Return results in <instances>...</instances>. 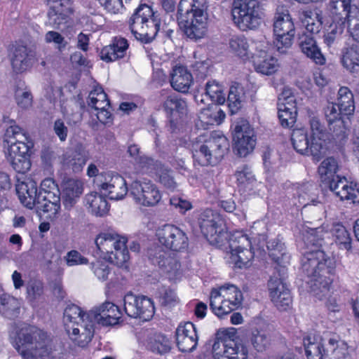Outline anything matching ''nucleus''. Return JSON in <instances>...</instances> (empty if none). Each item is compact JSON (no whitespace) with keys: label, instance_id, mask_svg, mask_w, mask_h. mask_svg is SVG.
Wrapping results in <instances>:
<instances>
[{"label":"nucleus","instance_id":"obj_19","mask_svg":"<svg viewBox=\"0 0 359 359\" xmlns=\"http://www.w3.org/2000/svg\"><path fill=\"white\" fill-rule=\"evenodd\" d=\"M156 236L163 246L172 251H183L189 245L186 233L173 224H165L159 227L156 230Z\"/></svg>","mask_w":359,"mask_h":359},{"label":"nucleus","instance_id":"obj_9","mask_svg":"<svg viewBox=\"0 0 359 359\" xmlns=\"http://www.w3.org/2000/svg\"><path fill=\"white\" fill-rule=\"evenodd\" d=\"M129 27L135 39L149 43L156 37L161 25V13L147 5L139 6L128 20Z\"/></svg>","mask_w":359,"mask_h":359},{"label":"nucleus","instance_id":"obj_58","mask_svg":"<svg viewBox=\"0 0 359 359\" xmlns=\"http://www.w3.org/2000/svg\"><path fill=\"white\" fill-rule=\"evenodd\" d=\"M243 97L242 89L238 85H233L230 87L227 102L232 114L236 113L241 107Z\"/></svg>","mask_w":359,"mask_h":359},{"label":"nucleus","instance_id":"obj_6","mask_svg":"<svg viewBox=\"0 0 359 359\" xmlns=\"http://www.w3.org/2000/svg\"><path fill=\"white\" fill-rule=\"evenodd\" d=\"M265 234H259L258 238H254L253 241L245 233L241 231L233 233L228 238L230 248V262L235 267L243 269L248 268L252 264V261L255 257V250L264 251V247L268 248L269 243L278 241V239H273L269 242L266 241ZM269 252V250L267 249Z\"/></svg>","mask_w":359,"mask_h":359},{"label":"nucleus","instance_id":"obj_2","mask_svg":"<svg viewBox=\"0 0 359 359\" xmlns=\"http://www.w3.org/2000/svg\"><path fill=\"white\" fill-rule=\"evenodd\" d=\"M12 344L23 359H50L52 348L46 332L24 325L11 335Z\"/></svg>","mask_w":359,"mask_h":359},{"label":"nucleus","instance_id":"obj_20","mask_svg":"<svg viewBox=\"0 0 359 359\" xmlns=\"http://www.w3.org/2000/svg\"><path fill=\"white\" fill-rule=\"evenodd\" d=\"M125 313L132 318H140L144 321L149 320L154 314L153 301L146 296L136 297L128 294L124 297Z\"/></svg>","mask_w":359,"mask_h":359},{"label":"nucleus","instance_id":"obj_24","mask_svg":"<svg viewBox=\"0 0 359 359\" xmlns=\"http://www.w3.org/2000/svg\"><path fill=\"white\" fill-rule=\"evenodd\" d=\"M278 114L282 126L292 127L296 122L297 104L290 89H284L278 97Z\"/></svg>","mask_w":359,"mask_h":359},{"label":"nucleus","instance_id":"obj_46","mask_svg":"<svg viewBox=\"0 0 359 359\" xmlns=\"http://www.w3.org/2000/svg\"><path fill=\"white\" fill-rule=\"evenodd\" d=\"M85 201L90 211L96 216H103L109 211V205L102 194L92 191L86 196Z\"/></svg>","mask_w":359,"mask_h":359},{"label":"nucleus","instance_id":"obj_49","mask_svg":"<svg viewBox=\"0 0 359 359\" xmlns=\"http://www.w3.org/2000/svg\"><path fill=\"white\" fill-rule=\"evenodd\" d=\"M338 103L341 111L347 116L352 115L355 110L353 95L348 87H341L338 91Z\"/></svg>","mask_w":359,"mask_h":359},{"label":"nucleus","instance_id":"obj_59","mask_svg":"<svg viewBox=\"0 0 359 359\" xmlns=\"http://www.w3.org/2000/svg\"><path fill=\"white\" fill-rule=\"evenodd\" d=\"M250 341L254 348L259 352L264 351L270 344L268 335L264 331L257 330L252 332Z\"/></svg>","mask_w":359,"mask_h":359},{"label":"nucleus","instance_id":"obj_51","mask_svg":"<svg viewBox=\"0 0 359 359\" xmlns=\"http://www.w3.org/2000/svg\"><path fill=\"white\" fill-rule=\"evenodd\" d=\"M302 21L306 30L312 34L320 32L323 23V18L317 11L308 10L302 14Z\"/></svg>","mask_w":359,"mask_h":359},{"label":"nucleus","instance_id":"obj_8","mask_svg":"<svg viewBox=\"0 0 359 359\" xmlns=\"http://www.w3.org/2000/svg\"><path fill=\"white\" fill-rule=\"evenodd\" d=\"M88 313L75 305H67L64 311L63 321L66 332L74 343L80 347H86L93 334V323L87 318Z\"/></svg>","mask_w":359,"mask_h":359},{"label":"nucleus","instance_id":"obj_44","mask_svg":"<svg viewBox=\"0 0 359 359\" xmlns=\"http://www.w3.org/2000/svg\"><path fill=\"white\" fill-rule=\"evenodd\" d=\"M327 346L330 359H354L353 348L345 341L330 338Z\"/></svg>","mask_w":359,"mask_h":359},{"label":"nucleus","instance_id":"obj_34","mask_svg":"<svg viewBox=\"0 0 359 359\" xmlns=\"http://www.w3.org/2000/svg\"><path fill=\"white\" fill-rule=\"evenodd\" d=\"M83 191V184L78 179L68 178L62 184V196L63 204L69 209L76 203Z\"/></svg>","mask_w":359,"mask_h":359},{"label":"nucleus","instance_id":"obj_39","mask_svg":"<svg viewBox=\"0 0 359 359\" xmlns=\"http://www.w3.org/2000/svg\"><path fill=\"white\" fill-rule=\"evenodd\" d=\"M154 262L158 265L162 273L169 280L176 281L181 278L180 264L175 258L166 256L165 252H163L158 257H156V259H154Z\"/></svg>","mask_w":359,"mask_h":359},{"label":"nucleus","instance_id":"obj_52","mask_svg":"<svg viewBox=\"0 0 359 359\" xmlns=\"http://www.w3.org/2000/svg\"><path fill=\"white\" fill-rule=\"evenodd\" d=\"M328 8L332 20L337 19V20H345V22L353 16V13H357L359 11L358 8L353 7L351 5L341 7L340 3L333 4L332 0L330 1Z\"/></svg>","mask_w":359,"mask_h":359},{"label":"nucleus","instance_id":"obj_18","mask_svg":"<svg viewBox=\"0 0 359 359\" xmlns=\"http://www.w3.org/2000/svg\"><path fill=\"white\" fill-rule=\"evenodd\" d=\"M38 200L41 201L42 212L49 213L50 217L57 214L60 210V191L53 179L46 178L41 182Z\"/></svg>","mask_w":359,"mask_h":359},{"label":"nucleus","instance_id":"obj_29","mask_svg":"<svg viewBox=\"0 0 359 359\" xmlns=\"http://www.w3.org/2000/svg\"><path fill=\"white\" fill-rule=\"evenodd\" d=\"M177 346L182 352H191L198 344V337L196 326L191 322L181 323L175 332Z\"/></svg>","mask_w":359,"mask_h":359},{"label":"nucleus","instance_id":"obj_11","mask_svg":"<svg viewBox=\"0 0 359 359\" xmlns=\"http://www.w3.org/2000/svg\"><path fill=\"white\" fill-rule=\"evenodd\" d=\"M243 299V294L237 286L226 284L211 290L210 307L215 316L222 318L238 309Z\"/></svg>","mask_w":359,"mask_h":359},{"label":"nucleus","instance_id":"obj_38","mask_svg":"<svg viewBox=\"0 0 359 359\" xmlns=\"http://www.w3.org/2000/svg\"><path fill=\"white\" fill-rule=\"evenodd\" d=\"M128 47L127 39L121 36L114 37L109 45L102 48L100 53V58L107 62L123 58Z\"/></svg>","mask_w":359,"mask_h":359},{"label":"nucleus","instance_id":"obj_28","mask_svg":"<svg viewBox=\"0 0 359 359\" xmlns=\"http://www.w3.org/2000/svg\"><path fill=\"white\" fill-rule=\"evenodd\" d=\"M325 115L334 135L339 139L344 138L348 128L349 118L347 121H345L346 116L341 111L339 106L334 102H328L325 109Z\"/></svg>","mask_w":359,"mask_h":359},{"label":"nucleus","instance_id":"obj_50","mask_svg":"<svg viewBox=\"0 0 359 359\" xmlns=\"http://www.w3.org/2000/svg\"><path fill=\"white\" fill-rule=\"evenodd\" d=\"M274 34H295L294 24L288 13H278L273 23Z\"/></svg>","mask_w":359,"mask_h":359},{"label":"nucleus","instance_id":"obj_42","mask_svg":"<svg viewBox=\"0 0 359 359\" xmlns=\"http://www.w3.org/2000/svg\"><path fill=\"white\" fill-rule=\"evenodd\" d=\"M341 62L350 73H359V46L352 44L343 48Z\"/></svg>","mask_w":359,"mask_h":359},{"label":"nucleus","instance_id":"obj_22","mask_svg":"<svg viewBox=\"0 0 359 359\" xmlns=\"http://www.w3.org/2000/svg\"><path fill=\"white\" fill-rule=\"evenodd\" d=\"M88 104L91 108L90 113L95 115L100 123L107 124L111 121L110 102L101 86H97L90 92Z\"/></svg>","mask_w":359,"mask_h":359},{"label":"nucleus","instance_id":"obj_1","mask_svg":"<svg viewBox=\"0 0 359 359\" xmlns=\"http://www.w3.org/2000/svg\"><path fill=\"white\" fill-rule=\"evenodd\" d=\"M327 226H306L305 233L303 234L306 248L311 245L315 249L303 252L302 268L308 277L306 283L310 292L319 299H326L329 296L335 267L332 260L327 258L325 252L318 248L322 245L323 240L328 238L330 234L334 238L340 249L348 250L351 248L350 233L342 224H334L330 233L325 229Z\"/></svg>","mask_w":359,"mask_h":359},{"label":"nucleus","instance_id":"obj_53","mask_svg":"<svg viewBox=\"0 0 359 359\" xmlns=\"http://www.w3.org/2000/svg\"><path fill=\"white\" fill-rule=\"evenodd\" d=\"M15 99L18 106L22 109H27L32 106V94L24 82L18 86L15 92Z\"/></svg>","mask_w":359,"mask_h":359},{"label":"nucleus","instance_id":"obj_21","mask_svg":"<svg viewBox=\"0 0 359 359\" xmlns=\"http://www.w3.org/2000/svg\"><path fill=\"white\" fill-rule=\"evenodd\" d=\"M163 110L170 118V127L174 131L177 125L187 114V105L184 100L175 93L162 90L160 95Z\"/></svg>","mask_w":359,"mask_h":359},{"label":"nucleus","instance_id":"obj_62","mask_svg":"<svg viewBox=\"0 0 359 359\" xmlns=\"http://www.w3.org/2000/svg\"><path fill=\"white\" fill-rule=\"evenodd\" d=\"M44 41L47 43H53L60 51H62L67 45L65 37L55 31H48L44 36Z\"/></svg>","mask_w":359,"mask_h":359},{"label":"nucleus","instance_id":"obj_30","mask_svg":"<svg viewBox=\"0 0 359 359\" xmlns=\"http://www.w3.org/2000/svg\"><path fill=\"white\" fill-rule=\"evenodd\" d=\"M292 190L294 191L293 205L297 208H305L309 205H316L320 203L317 196L318 189L313 183L296 184L293 186Z\"/></svg>","mask_w":359,"mask_h":359},{"label":"nucleus","instance_id":"obj_23","mask_svg":"<svg viewBox=\"0 0 359 359\" xmlns=\"http://www.w3.org/2000/svg\"><path fill=\"white\" fill-rule=\"evenodd\" d=\"M121 316L122 312L116 305L110 302H105L90 311L87 318H90V322L93 323L95 330V323L102 325H114L119 323Z\"/></svg>","mask_w":359,"mask_h":359},{"label":"nucleus","instance_id":"obj_61","mask_svg":"<svg viewBox=\"0 0 359 359\" xmlns=\"http://www.w3.org/2000/svg\"><path fill=\"white\" fill-rule=\"evenodd\" d=\"M43 95L50 102H55L62 95V90L52 81H48L43 86Z\"/></svg>","mask_w":359,"mask_h":359},{"label":"nucleus","instance_id":"obj_60","mask_svg":"<svg viewBox=\"0 0 359 359\" xmlns=\"http://www.w3.org/2000/svg\"><path fill=\"white\" fill-rule=\"evenodd\" d=\"M274 35L275 39L273 43L277 50L281 54L286 53L292 45L295 34Z\"/></svg>","mask_w":359,"mask_h":359},{"label":"nucleus","instance_id":"obj_14","mask_svg":"<svg viewBox=\"0 0 359 359\" xmlns=\"http://www.w3.org/2000/svg\"><path fill=\"white\" fill-rule=\"evenodd\" d=\"M98 189L111 200H121L128 192L126 180L117 173L112 172H101L94 180Z\"/></svg>","mask_w":359,"mask_h":359},{"label":"nucleus","instance_id":"obj_57","mask_svg":"<svg viewBox=\"0 0 359 359\" xmlns=\"http://www.w3.org/2000/svg\"><path fill=\"white\" fill-rule=\"evenodd\" d=\"M90 269L100 281H105L111 273V268L105 259H97L90 264Z\"/></svg>","mask_w":359,"mask_h":359},{"label":"nucleus","instance_id":"obj_37","mask_svg":"<svg viewBox=\"0 0 359 359\" xmlns=\"http://www.w3.org/2000/svg\"><path fill=\"white\" fill-rule=\"evenodd\" d=\"M198 106L200 107L198 121L204 128L215 124L219 125L225 118L226 115L224 111L212 103L201 104Z\"/></svg>","mask_w":359,"mask_h":359},{"label":"nucleus","instance_id":"obj_64","mask_svg":"<svg viewBox=\"0 0 359 359\" xmlns=\"http://www.w3.org/2000/svg\"><path fill=\"white\" fill-rule=\"evenodd\" d=\"M128 152L132 157L135 159V161L142 166L143 169L145 168V170H149L150 165L153 164L154 163V159L145 156L140 155V147L136 144L129 146Z\"/></svg>","mask_w":359,"mask_h":359},{"label":"nucleus","instance_id":"obj_15","mask_svg":"<svg viewBox=\"0 0 359 359\" xmlns=\"http://www.w3.org/2000/svg\"><path fill=\"white\" fill-rule=\"evenodd\" d=\"M6 130L4 137V148L8 159L17 156L28 154L29 149V137L20 127L12 122Z\"/></svg>","mask_w":359,"mask_h":359},{"label":"nucleus","instance_id":"obj_41","mask_svg":"<svg viewBox=\"0 0 359 359\" xmlns=\"http://www.w3.org/2000/svg\"><path fill=\"white\" fill-rule=\"evenodd\" d=\"M304 346L307 359H325L328 356V346L325 347L320 337L309 336L304 339Z\"/></svg>","mask_w":359,"mask_h":359},{"label":"nucleus","instance_id":"obj_36","mask_svg":"<svg viewBox=\"0 0 359 359\" xmlns=\"http://www.w3.org/2000/svg\"><path fill=\"white\" fill-rule=\"evenodd\" d=\"M74 12L71 0H63L52 6L48 12V23L53 28H59L67 22L68 18Z\"/></svg>","mask_w":359,"mask_h":359},{"label":"nucleus","instance_id":"obj_26","mask_svg":"<svg viewBox=\"0 0 359 359\" xmlns=\"http://www.w3.org/2000/svg\"><path fill=\"white\" fill-rule=\"evenodd\" d=\"M8 51L13 72L21 74L31 67L32 55L27 46L21 42H15L9 46Z\"/></svg>","mask_w":359,"mask_h":359},{"label":"nucleus","instance_id":"obj_10","mask_svg":"<svg viewBox=\"0 0 359 359\" xmlns=\"http://www.w3.org/2000/svg\"><path fill=\"white\" fill-rule=\"evenodd\" d=\"M263 11L258 0H233L231 15L235 25L241 31L257 29L262 24Z\"/></svg>","mask_w":359,"mask_h":359},{"label":"nucleus","instance_id":"obj_4","mask_svg":"<svg viewBox=\"0 0 359 359\" xmlns=\"http://www.w3.org/2000/svg\"><path fill=\"white\" fill-rule=\"evenodd\" d=\"M207 0H180L177 8L180 27L187 37L201 39L208 31Z\"/></svg>","mask_w":359,"mask_h":359},{"label":"nucleus","instance_id":"obj_55","mask_svg":"<svg viewBox=\"0 0 359 359\" xmlns=\"http://www.w3.org/2000/svg\"><path fill=\"white\" fill-rule=\"evenodd\" d=\"M235 175L241 189L244 190H251L252 189L255 179L250 168L247 165L238 168Z\"/></svg>","mask_w":359,"mask_h":359},{"label":"nucleus","instance_id":"obj_47","mask_svg":"<svg viewBox=\"0 0 359 359\" xmlns=\"http://www.w3.org/2000/svg\"><path fill=\"white\" fill-rule=\"evenodd\" d=\"M339 170V164L337 161L333 157H327L325 158L320 164L318 168V172L320 182L324 186L330 183L337 176Z\"/></svg>","mask_w":359,"mask_h":359},{"label":"nucleus","instance_id":"obj_7","mask_svg":"<svg viewBox=\"0 0 359 359\" xmlns=\"http://www.w3.org/2000/svg\"><path fill=\"white\" fill-rule=\"evenodd\" d=\"M127 242L126 236L116 232H101L95 239L96 250L93 256L100 257L118 267L127 269L130 259Z\"/></svg>","mask_w":359,"mask_h":359},{"label":"nucleus","instance_id":"obj_16","mask_svg":"<svg viewBox=\"0 0 359 359\" xmlns=\"http://www.w3.org/2000/svg\"><path fill=\"white\" fill-rule=\"evenodd\" d=\"M130 194L137 205L147 208L157 205L162 199L161 191L150 180L133 182L130 185Z\"/></svg>","mask_w":359,"mask_h":359},{"label":"nucleus","instance_id":"obj_31","mask_svg":"<svg viewBox=\"0 0 359 359\" xmlns=\"http://www.w3.org/2000/svg\"><path fill=\"white\" fill-rule=\"evenodd\" d=\"M263 46L264 42H255L243 35L234 36L229 41L231 50L243 60L252 58L257 50Z\"/></svg>","mask_w":359,"mask_h":359},{"label":"nucleus","instance_id":"obj_54","mask_svg":"<svg viewBox=\"0 0 359 359\" xmlns=\"http://www.w3.org/2000/svg\"><path fill=\"white\" fill-rule=\"evenodd\" d=\"M147 347L152 352L164 354L170 350V341L164 335L156 334L149 339Z\"/></svg>","mask_w":359,"mask_h":359},{"label":"nucleus","instance_id":"obj_35","mask_svg":"<svg viewBox=\"0 0 359 359\" xmlns=\"http://www.w3.org/2000/svg\"><path fill=\"white\" fill-rule=\"evenodd\" d=\"M170 82L172 88L178 92L188 93L194 83L193 76L187 67L175 65L170 74Z\"/></svg>","mask_w":359,"mask_h":359},{"label":"nucleus","instance_id":"obj_32","mask_svg":"<svg viewBox=\"0 0 359 359\" xmlns=\"http://www.w3.org/2000/svg\"><path fill=\"white\" fill-rule=\"evenodd\" d=\"M325 187H328L341 201L351 200L353 203L357 201L359 189L356 184L348 182L344 177L337 176Z\"/></svg>","mask_w":359,"mask_h":359},{"label":"nucleus","instance_id":"obj_43","mask_svg":"<svg viewBox=\"0 0 359 359\" xmlns=\"http://www.w3.org/2000/svg\"><path fill=\"white\" fill-rule=\"evenodd\" d=\"M146 172H154L157 177L158 182L165 188L173 191L177 187L172 171L160 162L154 161L150 165L149 170L146 169Z\"/></svg>","mask_w":359,"mask_h":359},{"label":"nucleus","instance_id":"obj_48","mask_svg":"<svg viewBox=\"0 0 359 359\" xmlns=\"http://www.w3.org/2000/svg\"><path fill=\"white\" fill-rule=\"evenodd\" d=\"M20 301L8 294H3L0 296V312L10 319L16 318L20 313Z\"/></svg>","mask_w":359,"mask_h":359},{"label":"nucleus","instance_id":"obj_13","mask_svg":"<svg viewBox=\"0 0 359 359\" xmlns=\"http://www.w3.org/2000/svg\"><path fill=\"white\" fill-rule=\"evenodd\" d=\"M228 146V140L224 135L212 133L209 139L194 147L193 158L202 166L217 164L223 158Z\"/></svg>","mask_w":359,"mask_h":359},{"label":"nucleus","instance_id":"obj_56","mask_svg":"<svg viewBox=\"0 0 359 359\" xmlns=\"http://www.w3.org/2000/svg\"><path fill=\"white\" fill-rule=\"evenodd\" d=\"M345 20H332L327 32L324 35V42L327 46H331L340 37L346 27Z\"/></svg>","mask_w":359,"mask_h":359},{"label":"nucleus","instance_id":"obj_63","mask_svg":"<svg viewBox=\"0 0 359 359\" xmlns=\"http://www.w3.org/2000/svg\"><path fill=\"white\" fill-rule=\"evenodd\" d=\"M13 168L19 173H25L29 170L31 167L30 161L28 158V155L17 156V157H11L8 159Z\"/></svg>","mask_w":359,"mask_h":359},{"label":"nucleus","instance_id":"obj_27","mask_svg":"<svg viewBox=\"0 0 359 359\" xmlns=\"http://www.w3.org/2000/svg\"><path fill=\"white\" fill-rule=\"evenodd\" d=\"M16 194L20 203L28 209L35 208L40 213L41 201L38 200L37 184L32 180H18L15 186Z\"/></svg>","mask_w":359,"mask_h":359},{"label":"nucleus","instance_id":"obj_12","mask_svg":"<svg viewBox=\"0 0 359 359\" xmlns=\"http://www.w3.org/2000/svg\"><path fill=\"white\" fill-rule=\"evenodd\" d=\"M198 224L202 233L211 245L221 248L228 241L225 221L217 212L210 209L203 210L198 217Z\"/></svg>","mask_w":359,"mask_h":359},{"label":"nucleus","instance_id":"obj_5","mask_svg":"<svg viewBox=\"0 0 359 359\" xmlns=\"http://www.w3.org/2000/svg\"><path fill=\"white\" fill-rule=\"evenodd\" d=\"M309 124V135L304 128L293 130L292 145L299 154L311 155L318 161L327 149L328 133L325 126L316 117H312Z\"/></svg>","mask_w":359,"mask_h":359},{"label":"nucleus","instance_id":"obj_45","mask_svg":"<svg viewBox=\"0 0 359 359\" xmlns=\"http://www.w3.org/2000/svg\"><path fill=\"white\" fill-rule=\"evenodd\" d=\"M300 48L302 52L316 65H323L325 63V58L313 37L306 36L300 43Z\"/></svg>","mask_w":359,"mask_h":359},{"label":"nucleus","instance_id":"obj_33","mask_svg":"<svg viewBox=\"0 0 359 359\" xmlns=\"http://www.w3.org/2000/svg\"><path fill=\"white\" fill-rule=\"evenodd\" d=\"M265 43L259 48L252 57L255 71L263 75L270 76L276 73L279 68V63L275 57L269 54Z\"/></svg>","mask_w":359,"mask_h":359},{"label":"nucleus","instance_id":"obj_25","mask_svg":"<svg viewBox=\"0 0 359 359\" xmlns=\"http://www.w3.org/2000/svg\"><path fill=\"white\" fill-rule=\"evenodd\" d=\"M212 357L213 359H248V348L234 340L227 339L213 344Z\"/></svg>","mask_w":359,"mask_h":359},{"label":"nucleus","instance_id":"obj_3","mask_svg":"<svg viewBox=\"0 0 359 359\" xmlns=\"http://www.w3.org/2000/svg\"><path fill=\"white\" fill-rule=\"evenodd\" d=\"M269 257L280 267L278 269L280 277H271L268 287L272 302L279 310H287L292 302L290 290L284 281L286 265L289 263L290 255L286 252L284 243L278 241L269 243Z\"/></svg>","mask_w":359,"mask_h":359},{"label":"nucleus","instance_id":"obj_40","mask_svg":"<svg viewBox=\"0 0 359 359\" xmlns=\"http://www.w3.org/2000/svg\"><path fill=\"white\" fill-rule=\"evenodd\" d=\"M205 97H208L212 104H223L226 101L224 87L216 81H208L205 85V94L195 95L197 104H205Z\"/></svg>","mask_w":359,"mask_h":359},{"label":"nucleus","instance_id":"obj_17","mask_svg":"<svg viewBox=\"0 0 359 359\" xmlns=\"http://www.w3.org/2000/svg\"><path fill=\"white\" fill-rule=\"evenodd\" d=\"M232 128L234 149L238 156L245 157L252 152L255 147L254 130L245 119L238 120L232 125Z\"/></svg>","mask_w":359,"mask_h":359}]
</instances>
